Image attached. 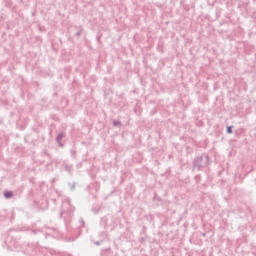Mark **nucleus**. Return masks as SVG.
Masks as SVG:
<instances>
[{
	"mask_svg": "<svg viewBox=\"0 0 256 256\" xmlns=\"http://www.w3.org/2000/svg\"><path fill=\"white\" fill-rule=\"evenodd\" d=\"M64 168L65 171H67L68 173H71V171H73V167L69 164H64Z\"/></svg>",
	"mask_w": 256,
	"mask_h": 256,
	"instance_id": "nucleus-3",
	"label": "nucleus"
},
{
	"mask_svg": "<svg viewBox=\"0 0 256 256\" xmlns=\"http://www.w3.org/2000/svg\"><path fill=\"white\" fill-rule=\"evenodd\" d=\"M4 196L6 197V199H11L13 197V192L11 191L5 192Z\"/></svg>",
	"mask_w": 256,
	"mask_h": 256,
	"instance_id": "nucleus-4",
	"label": "nucleus"
},
{
	"mask_svg": "<svg viewBox=\"0 0 256 256\" xmlns=\"http://www.w3.org/2000/svg\"><path fill=\"white\" fill-rule=\"evenodd\" d=\"M227 133H233V127L228 126L227 127Z\"/></svg>",
	"mask_w": 256,
	"mask_h": 256,
	"instance_id": "nucleus-6",
	"label": "nucleus"
},
{
	"mask_svg": "<svg viewBox=\"0 0 256 256\" xmlns=\"http://www.w3.org/2000/svg\"><path fill=\"white\" fill-rule=\"evenodd\" d=\"M75 189V184H71V190L74 191Z\"/></svg>",
	"mask_w": 256,
	"mask_h": 256,
	"instance_id": "nucleus-7",
	"label": "nucleus"
},
{
	"mask_svg": "<svg viewBox=\"0 0 256 256\" xmlns=\"http://www.w3.org/2000/svg\"><path fill=\"white\" fill-rule=\"evenodd\" d=\"M65 137V134L64 133H60L57 135L56 137V142L58 143V145L60 147H63V144L61 143V141H63V138Z\"/></svg>",
	"mask_w": 256,
	"mask_h": 256,
	"instance_id": "nucleus-2",
	"label": "nucleus"
},
{
	"mask_svg": "<svg viewBox=\"0 0 256 256\" xmlns=\"http://www.w3.org/2000/svg\"><path fill=\"white\" fill-rule=\"evenodd\" d=\"M113 125H114V127H121V121L115 120V121L113 122Z\"/></svg>",
	"mask_w": 256,
	"mask_h": 256,
	"instance_id": "nucleus-5",
	"label": "nucleus"
},
{
	"mask_svg": "<svg viewBox=\"0 0 256 256\" xmlns=\"http://www.w3.org/2000/svg\"><path fill=\"white\" fill-rule=\"evenodd\" d=\"M207 165H209V156L207 154L197 157L193 162V168L198 171L203 169V167H207Z\"/></svg>",
	"mask_w": 256,
	"mask_h": 256,
	"instance_id": "nucleus-1",
	"label": "nucleus"
},
{
	"mask_svg": "<svg viewBox=\"0 0 256 256\" xmlns=\"http://www.w3.org/2000/svg\"><path fill=\"white\" fill-rule=\"evenodd\" d=\"M95 245H100V242L99 241L95 242Z\"/></svg>",
	"mask_w": 256,
	"mask_h": 256,
	"instance_id": "nucleus-8",
	"label": "nucleus"
},
{
	"mask_svg": "<svg viewBox=\"0 0 256 256\" xmlns=\"http://www.w3.org/2000/svg\"><path fill=\"white\" fill-rule=\"evenodd\" d=\"M76 35H81V32H77V34Z\"/></svg>",
	"mask_w": 256,
	"mask_h": 256,
	"instance_id": "nucleus-9",
	"label": "nucleus"
}]
</instances>
